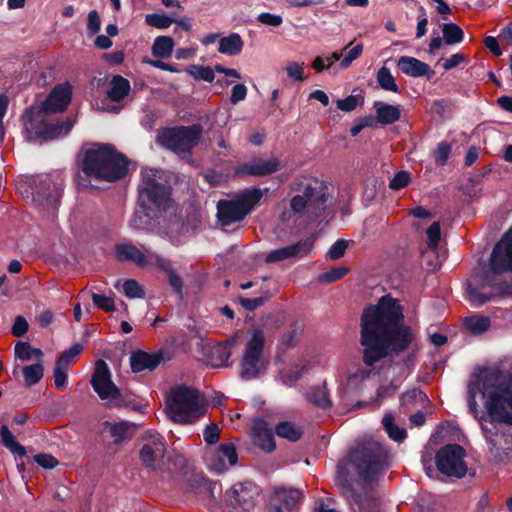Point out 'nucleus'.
Here are the masks:
<instances>
[{"label": "nucleus", "mask_w": 512, "mask_h": 512, "mask_svg": "<svg viewBox=\"0 0 512 512\" xmlns=\"http://www.w3.org/2000/svg\"><path fill=\"white\" fill-rule=\"evenodd\" d=\"M467 398L490 453L502 461L512 448V435L500 432L496 424L512 425V379L496 371H482L470 380Z\"/></svg>", "instance_id": "1"}, {"label": "nucleus", "mask_w": 512, "mask_h": 512, "mask_svg": "<svg viewBox=\"0 0 512 512\" xmlns=\"http://www.w3.org/2000/svg\"><path fill=\"white\" fill-rule=\"evenodd\" d=\"M360 326L363 361L367 366H373L390 352H403L415 339L412 329L404 324L401 305L390 295L363 311Z\"/></svg>", "instance_id": "2"}, {"label": "nucleus", "mask_w": 512, "mask_h": 512, "mask_svg": "<svg viewBox=\"0 0 512 512\" xmlns=\"http://www.w3.org/2000/svg\"><path fill=\"white\" fill-rule=\"evenodd\" d=\"M505 272H512V228L494 246L488 268L475 270L468 279L467 293L470 303L480 306L504 293L507 286L500 282L499 275Z\"/></svg>", "instance_id": "3"}, {"label": "nucleus", "mask_w": 512, "mask_h": 512, "mask_svg": "<svg viewBox=\"0 0 512 512\" xmlns=\"http://www.w3.org/2000/svg\"><path fill=\"white\" fill-rule=\"evenodd\" d=\"M71 97L72 87L65 82L53 88L41 108H28L22 117L27 140H52L67 135L74 120L67 118L64 121H52L47 119L46 113L64 111Z\"/></svg>", "instance_id": "4"}, {"label": "nucleus", "mask_w": 512, "mask_h": 512, "mask_svg": "<svg viewBox=\"0 0 512 512\" xmlns=\"http://www.w3.org/2000/svg\"><path fill=\"white\" fill-rule=\"evenodd\" d=\"M387 460L386 448L379 441L368 439L358 443L347 459L338 463L337 473L343 481L357 476L364 483H372L384 472Z\"/></svg>", "instance_id": "5"}, {"label": "nucleus", "mask_w": 512, "mask_h": 512, "mask_svg": "<svg viewBox=\"0 0 512 512\" xmlns=\"http://www.w3.org/2000/svg\"><path fill=\"white\" fill-rule=\"evenodd\" d=\"M296 194L290 201V211L281 214L282 221H290L293 215L315 218L324 210L328 197L327 185L313 177H303L294 187Z\"/></svg>", "instance_id": "6"}, {"label": "nucleus", "mask_w": 512, "mask_h": 512, "mask_svg": "<svg viewBox=\"0 0 512 512\" xmlns=\"http://www.w3.org/2000/svg\"><path fill=\"white\" fill-rule=\"evenodd\" d=\"M82 169L89 177L113 182L125 175L127 161L112 147L98 144L86 151Z\"/></svg>", "instance_id": "7"}, {"label": "nucleus", "mask_w": 512, "mask_h": 512, "mask_svg": "<svg viewBox=\"0 0 512 512\" xmlns=\"http://www.w3.org/2000/svg\"><path fill=\"white\" fill-rule=\"evenodd\" d=\"M168 417L177 423H193L205 413L203 399L197 390L178 386L169 392L166 399Z\"/></svg>", "instance_id": "8"}, {"label": "nucleus", "mask_w": 512, "mask_h": 512, "mask_svg": "<svg viewBox=\"0 0 512 512\" xmlns=\"http://www.w3.org/2000/svg\"><path fill=\"white\" fill-rule=\"evenodd\" d=\"M266 337L260 327H254L246 336L240 360V377L245 380L257 379L264 375L269 366L265 353Z\"/></svg>", "instance_id": "9"}, {"label": "nucleus", "mask_w": 512, "mask_h": 512, "mask_svg": "<svg viewBox=\"0 0 512 512\" xmlns=\"http://www.w3.org/2000/svg\"><path fill=\"white\" fill-rule=\"evenodd\" d=\"M163 182H166L163 170L143 168L139 184V203L146 207H163V211L175 213L176 209L170 198V189Z\"/></svg>", "instance_id": "10"}, {"label": "nucleus", "mask_w": 512, "mask_h": 512, "mask_svg": "<svg viewBox=\"0 0 512 512\" xmlns=\"http://www.w3.org/2000/svg\"><path fill=\"white\" fill-rule=\"evenodd\" d=\"M201 135L200 125L168 128L158 135L157 141L161 146L183 156L198 143Z\"/></svg>", "instance_id": "11"}, {"label": "nucleus", "mask_w": 512, "mask_h": 512, "mask_svg": "<svg viewBox=\"0 0 512 512\" xmlns=\"http://www.w3.org/2000/svg\"><path fill=\"white\" fill-rule=\"evenodd\" d=\"M91 385L99 398L109 407L118 408L125 405V400L119 388L112 382L108 365L104 360L96 362Z\"/></svg>", "instance_id": "12"}, {"label": "nucleus", "mask_w": 512, "mask_h": 512, "mask_svg": "<svg viewBox=\"0 0 512 512\" xmlns=\"http://www.w3.org/2000/svg\"><path fill=\"white\" fill-rule=\"evenodd\" d=\"M465 456L466 452L460 445H446L436 454L437 468L442 474L462 478L467 473V466L464 461Z\"/></svg>", "instance_id": "13"}, {"label": "nucleus", "mask_w": 512, "mask_h": 512, "mask_svg": "<svg viewBox=\"0 0 512 512\" xmlns=\"http://www.w3.org/2000/svg\"><path fill=\"white\" fill-rule=\"evenodd\" d=\"M34 183L37 186L32 193L33 203L39 210L53 215L62 196V184L53 182L49 177L41 178L38 182L35 180Z\"/></svg>", "instance_id": "14"}, {"label": "nucleus", "mask_w": 512, "mask_h": 512, "mask_svg": "<svg viewBox=\"0 0 512 512\" xmlns=\"http://www.w3.org/2000/svg\"><path fill=\"white\" fill-rule=\"evenodd\" d=\"M164 214L173 216L171 220L172 227L167 228L165 231L171 238H176L177 234L183 229L182 222L176 217L175 213L171 211H163V207H146L139 203V208L135 211L130 220V225L137 230L147 229L152 226L154 219L164 217Z\"/></svg>", "instance_id": "15"}, {"label": "nucleus", "mask_w": 512, "mask_h": 512, "mask_svg": "<svg viewBox=\"0 0 512 512\" xmlns=\"http://www.w3.org/2000/svg\"><path fill=\"white\" fill-rule=\"evenodd\" d=\"M115 256L121 262H132L141 268H154L161 255L148 249L142 250L132 243H120L115 246Z\"/></svg>", "instance_id": "16"}, {"label": "nucleus", "mask_w": 512, "mask_h": 512, "mask_svg": "<svg viewBox=\"0 0 512 512\" xmlns=\"http://www.w3.org/2000/svg\"><path fill=\"white\" fill-rule=\"evenodd\" d=\"M315 238L313 236L299 240L297 243L277 248L265 257L266 263H276L290 259H301L309 256L314 247Z\"/></svg>", "instance_id": "17"}, {"label": "nucleus", "mask_w": 512, "mask_h": 512, "mask_svg": "<svg viewBox=\"0 0 512 512\" xmlns=\"http://www.w3.org/2000/svg\"><path fill=\"white\" fill-rule=\"evenodd\" d=\"M147 435V441L140 451V459L145 466L158 469L164 463L166 447L158 433L148 432Z\"/></svg>", "instance_id": "18"}, {"label": "nucleus", "mask_w": 512, "mask_h": 512, "mask_svg": "<svg viewBox=\"0 0 512 512\" xmlns=\"http://www.w3.org/2000/svg\"><path fill=\"white\" fill-rule=\"evenodd\" d=\"M281 168L280 161L277 158H254L248 163L242 164L235 169L238 176L262 177L272 174Z\"/></svg>", "instance_id": "19"}, {"label": "nucleus", "mask_w": 512, "mask_h": 512, "mask_svg": "<svg viewBox=\"0 0 512 512\" xmlns=\"http://www.w3.org/2000/svg\"><path fill=\"white\" fill-rule=\"evenodd\" d=\"M238 455L234 444H221L209 457V469L215 473H223L228 466L236 465Z\"/></svg>", "instance_id": "20"}, {"label": "nucleus", "mask_w": 512, "mask_h": 512, "mask_svg": "<svg viewBox=\"0 0 512 512\" xmlns=\"http://www.w3.org/2000/svg\"><path fill=\"white\" fill-rule=\"evenodd\" d=\"M247 213L242 200H220L217 204V216L223 226L243 220Z\"/></svg>", "instance_id": "21"}, {"label": "nucleus", "mask_w": 512, "mask_h": 512, "mask_svg": "<svg viewBox=\"0 0 512 512\" xmlns=\"http://www.w3.org/2000/svg\"><path fill=\"white\" fill-rule=\"evenodd\" d=\"M256 487L252 483H240L233 486L230 501L234 506H239L241 512H251L254 506L253 494Z\"/></svg>", "instance_id": "22"}, {"label": "nucleus", "mask_w": 512, "mask_h": 512, "mask_svg": "<svg viewBox=\"0 0 512 512\" xmlns=\"http://www.w3.org/2000/svg\"><path fill=\"white\" fill-rule=\"evenodd\" d=\"M252 437L253 443L265 452H272L276 447L272 430L264 420L254 421Z\"/></svg>", "instance_id": "23"}, {"label": "nucleus", "mask_w": 512, "mask_h": 512, "mask_svg": "<svg viewBox=\"0 0 512 512\" xmlns=\"http://www.w3.org/2000/svg\"><path fill=\"white\" fill-rule=\"evenodd\" d=\"M397 66L403 74L410 77H430L433 74L428 64L411 56H401L397 60Z\"/></svg>", "instance_id": "24"}, {"label": "nucleus", "mask_w": 512, "mask_h": 512, "mask_svg": "<svg viewBox=\"0 0 512 512\" xmlns=\"http://www.w3.org/2000/svg\"><path fill=\"white\" fill-rule=\"evenodd\" d=\"M161 362V356L156 353H147L144 351L132 352L130 355V366L133 372H142L145 370H154Z\"/></svg>", "instance_id": "25"}, {"label": "nucleus", "mask_w": 512, "mask_h": 512, "mask_svg": "<svg viewBox=\"0 0 512 512\" xmlns=\"http://www.w3.org/2000/svg\"><path fill=\"white\" fill-rule=\"evenodd\" d=\"M369 376V372L363 368H356L354 371L349 372L346 383H342L338 390V395L344 407L348 406V394L351 390L358 387Z\"/></svg>", "instance_id": "26"}, {"label": "nucleus", "mask_w": 512, "mask_h": 512, "mask_svg": "<svg viewBox=\"0 0 512 512\" xmlns=\"http://www.w3.org/2000/svg\"><path fill=\"white\" fill-rule=\"evenodd\" d=\"M377 121L383 125L397 122L401 116L400 106L387 104L381 101L374 103Z\"/></svg>", "instance_id": "27"}, {"label": "nucleus", "mask_w": 512, "mask_h": 512, "mask_svg": "<svg viewBox=\"0 0 512 512\" xmlns=\"http://www.w3.org/2000/svg\"><path fill=\"white\" fill-rule=\"evenodd\" d=\"M306 372L307 365L305 363H296L282 369L277 376V381L285 386L292 387Z\"/></svg>", "instance_id": "28"}, {"label": "nucleus", "mask_w": 512, "mask_h": 512, "mask_svg": "<svg viewBox=\"0 0 512 512\" xmlns=\"http://www.w3.org/2000/svg\"><path fill=\"white\" fill-rule=\"evenodd\" d=\"M244 47L242 37L238 33H230L219 39L218 51L227 56L239 55Z\"/></svg>", "instance_id": "29"}, {"label": "nucleus", "mask_w": 512, "mask_h": 512, "mask_svg": "<svg viewBox=\"0 0 512 512\" xmlns=\"http://www.w3.org/2000/svg\"><path fill=\"white\" fill-rule=\"evenodd\" d=\"M154 268L166 273L170 286L173 288V290L176 293L181 295L182 288H183V281H182L181 277L176 273V271L172 265V262L169 259H167L163 256H160V258L158 259Z\"/></svg>", "instance_id": "30"}, {"label": "nucleus", "mask_w": 512, "mask_h": 512, "mask_svg": "<svg viewBox=\"0 0 512 512\" xmlns=\"http://www.w3.org/2000/svg\"><path fill=\"white\" fill-rule=\"evenodd\" d=\"M130 90L131 86L129 81L120 75H116L113 76L110 81L107 95L112 101L118 102L123 100L129 94Z\"/></svg>", "instance_id": "31"}, {"label": "nucleus", "mask_w": 512, "mask_h": 512, "mask_svg": "<svg viewBox=\"0 0 512 512\" xmlns=\"http://www.w3.org/2000/svg\"><path fill=\"white\" fill-rule=\"evenodd\" d=\"M0 437L4 446L15 456L23 457L26 454L25 448L16 441L9 428L1 422Z\"/></svg>", "instance_id": "32"}, {"label": "nucleus", "mask_w": 512, "mask_h": 512, "mask_svg": "<svg viewBox=\"0 0 512 512\" xmlns=\"http://www.w3.org/2000/svg\"><path fill=\"white\" fill-rule=\"evenodd\" d=\"M14 354L20 361H31L41 359L43 352L38 348H33L28 342L18 341L14 348Z\"/></svg>", "instance_id": "33"}, {"label": "nucleus", "mask_w": 512, "mask_h": 512, "mask_svg": "<svg viewBox=\"0 0 512 512\" xmlns=\"http://www.w3.org/2000/svg\"><path fill=\"white\" fill-rule=\"evenodd\" d=\"M174 41L169 36H158L152 45V54L158 58H169L173 52Z\"/></svg>", "instance_id": "34"}, {"label": "nucleus", "mask_w": 512, "mask_h": 512, "mask_svg": "<svg viewBox=\"0 0 512 512\" xmlns=\"http://www.w3.org/2000/svg\"><path fill=\"white\" fill-rule=\"evenodd\" d=\"M276 434L289 441H297L302 436V429L293 422L283 421L275 427Z\"/></svg>", "instance_id": "35"}, {"label": "nucleus", "mask_w": 512, "mask_h": 512, "mask_svg": "<svg viewBox=\"0 0 512 512\" xmlns=\"http://www.w3.org/2000/svg\"><path fill=\"white\" fill-rule=\"evenodd\" d=\"M427 250L423 252V257L426 258L430 253L436 254L438 243L441 239V228L439 222H433L426 230Z\"/></svg>", "instance_id": "36"}, {"label": "nucleus", "mask_w": 512, "mask_h": 512, "mask_svg": "<svg viewBox=\"0 0 512 512\" xmlns=\"http://www.w3.org/2000/svg\"><path fill=\"white\" fill-rule=\"evenodd\" d=\"M376 81L378 85L386 91L393 93L400 92V89L396 83L394 76L392 75L391 71L385 66L381 67L378 70L376 74Z\"/></svg>", "instance_id": "37"}, {"label": "nucleus", "mask_w": 512, "mask_h": 512, "mask_svg": "<svg viewBox=\"0 0 512 512\" xmlns=\"http://www.w3.org/2000/svg\"><path fill=\"white\" fill-rule=\"evenodd\" d=\"M26 386L36 385L43 377L44 368L40 363L24 366L21 368Z\"/></svg>", "instance_id": "38"}, {"label": "nucleus", "mask_w": 512, "mask_h": 512, "mask_svg": "<svg viewBox=\"0 0 512 512\" xmlns=\"http://www.w3.org/2000/svg\"><path fill=\"white\" fill-rule=\"evenodd\" d=\"M382 424L387 432L388 436L396 441L402 442L406 436V430L404 428L398 427L394 424V418L391 414H385L382 419Z\"/></svg>", "instance_id": "39"}, {"label": "nucleus", "mask_w": 512, "mask_h": 512, "mask_svg": "<svg viewBox=\"0 0 512 512\" xmlns=\"http://www.w3.org/2000/svg\"><path fill=\"white\" fill-rule=\"evenodd\" d=\"M443 38L446 44L452 45L463 40V30L455 23H444L442 25Z\"/></svg>", "instance_id": "40"}, {"label": "nucleus", "mask_w": 512, "mask_h": 512, "mask_svg": "<svg viewBox=\"0 0 512 512\" xmlns=\"http://www.w3.org/2000/svg\"><path fill=\"white\" fill-rule=\"evenodd\" d=\"M465 325L472 334L477 335L489 329L490 319L485 316L475 315L467 318Z\"/></svg>", "instance_id": "41"}, {"label": "nucleus", "mask_w": 512, "mask_h": 512, "mask_svg": "<svg viewBox=\"0 0 512 512\" xmlns=\"http://www.w3.org/2000/svg\"><path fill=\"white\" fill-rule=\"evenodd\" d=\"M341 59V53L332 52L327 56H317L311 63V66L316 72L321 73L325 70L331 69L334 63Z\"/></svg>", "instance_id": "42"}, {"label": "nucleus", "mask_w": 512, "mask_h": 512, "mask_svg": "<svg viewBox=\"0 0 512 512\" xmlns=\"http://www.w3.org/2000/svg\"><path fill=\"white\" fill-rule=\"evenodd\" d=\"M306 399L320 407H327L330 405V399L326 391L325 384L312 388L309 392L306 393Z\"/></svg>", "instance_id": "43"}, {"label": "nucleus", "mask_w": 512, "mask_h": 512, "mask_svg": "<svg viewBox=\"0 0 512 512\" xmlns=\"http://www.w3.org/2000/svg\"><path fill=\"white\" fill-rule=\"evenodd\" d=\"M69 366L57 360L54 371L53 380L54 385L59 391H63L67 387V374Z\"/></svg>", "instance_id": "44"}, {"label": "nucleus", "mask_w": 512, "mask_h": 512, "mask_svg": "<svg viewBox=\"0 0 512 512\" xmlns=\"http://www.w3.org/2000/svg\"><path fill=\"white\" fill-rule=\"evenodd\" d=\"M188 72L196 80H204L210 83L215 79L214 70L208 66L192 65Z\"/></svg>", "instance_id": "45"}, {"label": "nucleus", "mask_w": 512, "mask_h": 512, "mask_svg": "<svg viewBox=\"0 0 512 512\" xmlns=\"http://www.w3.org/2000/svg\"><path fill=\"white\" fill-rule=\"evenodd\" d=\"M122 291L130 299L143 298L145 296L142 286L134 279L124 281Z\"/></svg>", "instance_id": "46"}, {"label": "nucleus", "mask_w": 512, "mask_h": 512, "mask_svg": "<svg viewBox=\"0 0 512 512\" xmlns=\"http://www.w3.org/2000/svg\"><path fill=\"white\" fill-rule=\"evenodd\" d=\"M145 22L147 25L151 27H155L158 29H166L171 26L174 20L171 17H168L164 14H147L145 17Z\"/></svg>", "instance_id": "47"}, {"label": "nucleus", "mask_w": 512, "mask_h": 512, "mask_svg": "<svg viewBox=\"0 0 512 512\" xmlns=\"http://www.w3.org/2000/svg\"><path fill=\"white\" fill-rule=\"evenodd\" d=\"M279 499L287 508H292L301 498V492L297 489H283L278 492Z\"/></svg>", "instance_id": "48"}, {"label": "nucleus", "mask_w": 512, "mask_h": 512, "mask_svg": "<svg viewBox=\"0 0 512 512\" xmlns=\"http://www.w3.org/2000/svg\"><path fill=\"white\" fill-rule=\"evenodd\" d=\"M363 53V44L359 43L348 50V52L345 54V56L341 59L339 63L340 69H347L351 66L353 61H355L357 58H359Z\"/></svg>", "instance_id": "49"}, {"label": "nucleus", "mask_w": 512, "mask_h": 512, "mask_svg": "<svg viewBox=\"0 0 512 512\" xmlns=\"http://www.w3.org/2000/svg\"><path fill=\"white\" fill-rule=\"evenodd\" d=\"M348 273V269L345 267H334L330 270H327L323 272L319 276V281L322 283H331L338 279H341L343 276H345Z\"/></svg>", "instance_id": "50"}, {"label": "nucleus", "mask_w": 512, "mask_h": 512, "mask_svg": "<svg viewBox=\"0 0 512 512\" xmlns=\"http://www.w3.org/2000/svg\"><path fill=\"white\" fill-rule=\"evenodd\" d=\"M285 70L288 77L294 81H303L305 79L304 63H298L294 61L289 62Z\"/></svg>", "instance_id": "51"}, {"label": "nucleus", "mask_w": 512, "mask_h": 512, "mask_svg": "<svg viewBox=\"0 0 512 512\" xmlns=\"http://www.w3.org/2000/svg\"><path fill=\"white\" fill-rule=\"evenodd\" d=\"M92 300H93V303L95 306H97L98 308H100L106 312L115 310L114 300L111 297L93 293Z\"/></svg>", "instance_id": "52"}, {"label": "nucleus", "mask_w": 512, "mask_h": 512, "mask_svg": "<svg viewBox=\"0 0 512 512\" xmlns=\"http://www.w3.org/2000/svg\"><path fill=\"white\" fill-rule=\"evenodd\" d=\"M186 489L195 493H201L202 491H210L211 488L205 478L196 475L189 480Z\"/></svg>", "instance_id": "53"}, {"label": "nucleus", "mask_w": 512, "mask_h": 512, "mask_svg": "<svg viewBox=\"0 0 512 512\" xmlns=\"http://www.w3.org/2000/svg\"><path fill=\"white\" fill-rule=\"evenodd\" d=\"M130 425L127 422L115 423L110 428L111 436L115 442H120L128 435Z\"/></svg>", "instance_id": "54"}, {"label": "nucleus", "mask_w": 512, "mask_h": 512, "mask_svg": "<svg viewBox=\"0 0 512 512\" xmlns=\"http://www.w3.org/2000/svg\"><path fill=\"white\" fill-rule=\"evenodd\" d=\"M101 28V19L100 15L96 10H91L88 13L87 18V31L89 35H95L100 31Z\"/></svg>", "instance_id": "55"}, {"label": "nucleus", "mask_w": 512, "mask_h": 512, "mask_svg": "<svg viewBox=\"0 0 512 512\" xmlns=\"http://www.w3.org/2000/svg\"><path fill=\"white\" fill-rule=\"evenodd\" d=\"M410 182V174L406 171H400L394 175L389 183V187L393 190L404 188Z\"/></svg>", "instance_id": "56"}, {"label": "nucleus", "mask_w": 512, "mask_h": 512, "mask_svg": "<svg viewBox=\"0 0 512 512\" xmlns=\"http://www.w3.org/2000/svg\"><path fill=\"white\" fill-rule=\"evenodd\" d=\"M347 249V242L345 240H337L329 249L326 257L330 260H337L341 258Z\"/></svg>", "instance_id": "57"}, {"label": "nucleus", "mask_w": 512, "mask_h": 512, "mask_svg": "<svg viewBox=\"0 0 512 512\" xmlns=\"http://www.w3.org/2000/svg\"><path fill=\"white\" fill-rule=\"evenodd\" d=\"M450 152H451V147L448 143H446V142L439 143V145L437 146V149L434 152L435 162L440 165L445 164L450 155Z\"/></svg>", "instance_id": "58"}, {"label": "nucleus", "mask_w": 512, "mask_h": 512, "mask_svg": "<svg viewBox=\"0 0 512 512\" xmlns=\"http://www.w3.org/2000/svg\"><path fill=\"white\" fill-rule=\"evenodd\" d=\"M83 350V346L81 344H75L72 347H70L68 350H66L58 359L61 363L70 366L71 361L80 355V353Z\"/></svg>", "instance_id": "59"}, {"label": "nucleus", "mask_w": 512, "mask_h": 512, "mask_svg": "<svg viewBox=\"0 0 512 512\" xmlns=\"http://www.w3.org/2000/svg\"><path fill=\"white\" fill-rule=\"evenodd\" d=\"M219 435L220 429L216 424L208 425L203 432L204 441L209 445L217 443L219 440Z\"/></svg>", "instance_id": "60"}, {"label": "nucleus", "mask_w": 512, "mask_h": 512, "mask_svg": "<svg viewBox=\"0 0 512 512\" xmlns=\"http://www.w3.org/2000/svg\"><path fill=\"white\" fill-rule=\"evenodd\" d=\"M29 325L23 316H17L12 326V334L16 337H21L28 331Z\"/></svg>", "instance_id": "61"}, {"label": "nucleus", "mask_w": 512, "mask_h": 512, "mask_svg": "<svg viewBox=\"0 0 512 512\" xmlns=\"http://www.w3.org/2000/svg\"><path fill=\"white\" fill-rule=\"evenodd\" d=\"M358 103H359V98L355 95H350V96L346 97L345 99L338 100L337 107H338V109H340L342 111L350 112V111H353L358 106Z\"/></svg>", "instance_id": "62"}, {"label": "nucleus", "mask_w": 512, "mask_h": 512, "mask_svg": "<svg viewBox=\"0 0 512 512\" xmlns=\"http://www.w3.org/2000/svg\"><path fill=\"white\" fill-rule=\"evenodd\" d=\"M34 460L37 464L45 469H53L58 464L56 458L50 454H38L34 456Z\"/></svg>", "instance_id": "63"}, {"label": "nucleus", "mask_w": 512, "mask_h": 512, "mask_svg": "<svg viewBox=\"0 0 512 512\" xmlns=\"http://www.w3.org/2000/svg\"><path fill=\"white\" fill-rule=\"evenodd\" d=\"M258 20L262 24L278 27L282 24L283 19L280 15L271 14V13H261L258 15Z\"/></svg>", "instance_id": "64"}]
</instances>
